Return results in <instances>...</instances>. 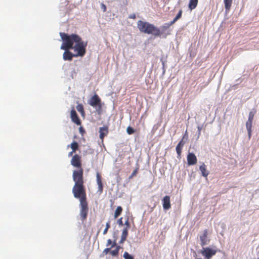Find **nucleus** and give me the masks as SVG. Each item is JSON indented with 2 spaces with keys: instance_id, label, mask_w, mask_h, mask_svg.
I'll return each instance as SVG.
<instances>
[{
  "instance_id": "1",
  "label": "nucleus",
  "mask_w": 259,
  "mask_h": 259,
  "mask_svg": "<svg viewBox=\"0 0 259 259\" xmlns=\"http://www.w3.org/2000/svg\"><path fill=\"white\" fill-rule=\"evenodd\" d=\"M63 41L60 49L64 50L63 58L65 61H71L73 57H82L86 53L87 42L83 41L77 34L60 33Z\"/></svg>"
},
{
  "instance_id": "2",
  "label": "nucleus",
  "mask_w": 259,
  "mask_h": 259,
  "mask_svg": "<svg viewBox=\"0 0 259 259\" xmlns=\"http://www.w3.org/2000/svg\"><path fill=\"white\" fill-rule=\"evenodd\" d=\"M72 193L74 197L79 200L80 216L81 220L84 221L87 219L89 211L85 186L73 187Z\"/></svg>"
},
{
  "instance_id": "3",
  "label": "nucleus",
  "mask_w": 259,
  "mask_h": 259,
  "mask_svg": "<svg viewBox=\"0 0 259 259\" xmlns=\"http://www.w3.org/2000/svg\"><path fill=\"white\" fill-rule=\"evenodd\" d=\"M71 165L77 168V169L74 170L72 173V179L74 182L73 187L84 186L83 180V169L81 167V157L78 154L72 156L71 160Z\"/></svg>"
},
{
  "instance_id": "4",
  "label": "nucleus",
  "mask_w": 259,
  "mask_h": 259,
  "mask_svg": "<svg viewBox=\"0 0 259 259\" xmlns=\"http://www.w3.org/2000/svg\"><path fill=\"white\" fill-rule=\"evenodd\" d=\"M137 26L141 32L148 34H152L155 36L161 35L160 29L153 24H150L147 22L139 20L137 22Z\"/></svg>"
},
{
  "instance_id": "5",
  "label": "nucleus",
  "mask_w": 259,
  "mask_h": 259,
  "mask_svg": "<svg viewBox=\"0 0 259 259\" xmlns=\"http://www.w3.org/2000/svg\"><path fill=\"white\" fill-rule=\"evenodd\" d=\"M89 104L92 107L96 108L97 112L101 114L102 112V106L104 103L102 102L101 99L97 94H95L89 100Z\"/></svg>"
},
{
  "instance_id": "6",
  "label": "nucleus",
  "mask_w": 259,
  "mask_h": 259,
  "mask_svg": "<svg viewBox=\"0 0 259 259\" xmlns=\"http://www.w3.org/2000/svg\"><path fill=\"white\" fill-rule=\"evenodd\" d=\"M201 253L205 257V259H210L212 256L216 254L217 250L209 247H206L203 248Z\"/></svg>"
},
{
  "instance_id": "7",
  "label": "nucleus",
  "mask_w": 259,
  "mask_h": 259,
  "mask_svg": "<svg viewBox=\"0 0 259 259\" xmlns=\"http://www.w3.org/2000/svg\"><path fill=\"white\" fill-rule=\"evenodd\" d=\"M70 117L73 122L77 125H80L81 122L75 110L72 109L70 111Z\"/></svg>"
},
{
  "instance_id": "8",
  "label": "nucleus",
  "mask_w": 259,
  "mask_h": 259,
  "mask_svg": "<svg viewBox=\"0 0 259 259\" xmlns=\"http://www.w3.org/2000/svg\"><path fill=\"white\" fill-rule=\"evenodd\" d=\"M208 230L205 229L203 231L202 234L200 236V244L202 246L206 245L209 241V239H208Z\"/></svg>"
},
{
  "instance_id": "9",
  "label": "nucleus",
  "mask_w": 259,
  "mask_h": 259,
  "mask_svg": "<svg viewBox=\"0 0 259 259\" xmlns=\"http://www.w3.org/2000/svg\"><path fill=\"white\" fill-rule=\"evenodd\" d=\"M187 162L189 165H194L197 163V157L193 153H189L187 157Z\"/></svg>"
},
{
  "instance_id": "10",
  "label": "nucleus",
  "mask_w": 259,
  "mask_h": 259,
  "mask_svg": "<svg viewBox=\"0 0 259 259\" xmlns=\"http://www.w3.org/2000/svg\"><path fill=\"white\" fill-rule=\"evenodd\" d=\"M163 208L165 210H168L171 207L170 196H165L162 200Z\"/></svg>"
},
{
  "instance_id": "11",
  "label": "nucleus",
  "mask_w": 259,
  "mask_h": 259,
  "mask_svg": "<svg viewBox=\"0 0 259 259\" xmlns=\"http://www.w3.org/2000/svg\"><path fill=\"white\" fill-rule=\"evenodd\" d=\"M97 183L98 186V191L100 193H102L103 190V185L102 182V177L99 172H97L96 174Z\"/></svg>"
},
{
  "instance_id": "12",
  "label": "nucleus",
  "mask_w": 259,
  "mask_h": 259,
  "mask_svg": "<svg viewBox=\"0 0 259 259\" xmlns=\"http://www.w3.org/2000/svg\"><path fill=\"white\" fill-rule=\"evenodd\" d=\"M100 138L103 141L105 136L108 133V128L107 126L101 127L99 128Z\"/></svg>"
},
{
  "instance_id": "13",
  "label": "nucleus",
  "mask_w": 259,
  "mask_h": 259,
  "mask_svg": "<svg viewBox=\"0 0 259 259\" xmlns=\"http://www.w3.org/2000/svg\"><path fill=\"white\" fill-rule=\"evenodd\" d=\"M199 169L201 172V174H202V176L206 178L208 176V175H209V172L206 169V166L204 163H203L199 166Z\"/></svg>"
},
{
  "instance_id": "14",
  "label": "nucleus",
  "mask_w": 259,
  "mask_h": 259,
  "mask_svg": "<svg viewBox=\"0 0 259 259\" xmlns=\"http://www.w3.org/2000/svg\"><path fill=\"white\" fill-rule=\"evenodd\" d=\"M185 142L182 140L176 146V151L178 154V157H180L182 153V150Z\"/></svg>"
},
{
  "instance_id": "15",
  "label": "nucleus",
  "mask_w": 259,
  "mask_h": 259,
  "mask_svg": "<svg viewBox=\"0 0 259 259\" xmlns=\"http://www.w3.org/2000/svg\"><path fill=\"white\" fill-rule=\"evenodd\" d=\"M252 121L247 120L246 122V127L248 132V137L250 139L251 136V128H252Z\"/></svg>"
},
{
  "instance_id": "16",
  "label": "nucleus",
  "mask_w": 259,
  "mask_h": 259,
  "mask_svg": "<svg viewBox=\"0 0 259 259\" xmlns=\"http://www.w3.org/2000/svg\"><path fill=\"white\" fill-rule=\"evenodd\" d=\"M198 0H190L189 4V8L191 10L194 9L197 6Z\"/></svg>"
},
{
  "instance_id": "17",
  "label": "nucleus",
  "mask_w": 259,
  "mask_h": 259,
  "mask_svg": "<svg viewBox=\"0 0 259 259\" xmlns=\"http://www.w3.org/2000/svg\"><path fill=\"white\" fill-rule=\"evenodd\" d=\"M233 0H224L225 8L226 11H229L232 4Z\"/></svg>"
},
{
  "instance_id": "18",
  "label": "nucleus",
  "mask_w": 259,
  "mask_h": 259,
  "mask_svg": "<svg viewBox=\"0 0 259 259\" xmlns=\"http://www.w3.org/2000/svg\"><path fill=\"white\" fill-rule=\"evenodd\" d=\"M122 210H123V209L121 206H117V207L116 208V209L114 212V218L116 219L117 218H118L121 214Z\"/></svg>"
},
{
  "instance_id": "19",
  "label": "nucleus",
  "mask_w": 259,
  "mask_h": 259,
  "mask_svg": "<svg viewBox=\"0 0 259 259\" xmlns=\"http://www.w3.org/2000/svg\"><path fill=\"white\" fill-rule=\"evenodd\" d=\"M128 229H127V228H124L123 229L121 238V242H123L126 240L128 235Z\"/></svg>"
},
{
  "instance_id": "20",
  "label": "nucleus",
  "mask_w": 259,
  "mask_h": 259,
  "mask_svg": "<svg viewBox=\"0 0 259 259\" xmlns=\"http://www.w3.org/2000/svg\"><path fill=\"white\" fill-rule=\"evenodd\" d=\"M76 109L80 113L81 116H84L85 115L83 106L81 104H79L77 105Z\"/></svg>"
},
{
  "instance_id": "21",
  "label": "nucleus",
  "mask_w": 259,
  "mask_h": 259,
  "mask_svg": "<svg viewBox=\"0 0 259 259\" xmlns=\"http://www.w3.org/2000/svg\"><path fill=\"white\" fill-rule=\"evenodd\" d=\"M173 24H174L173 23H171V21H170L169 23L164 24V25H163L162 26H161V32L160 31L161 34L163 32H164L166 29H167L170 26H171Z\"/></svg>"
},
{
  "instance_id": "22",
  "label": "nucleus",
  "mask_w": 259,
  "mask_h": 259,
  "mask_svg": "<svg viewBox=\"0 0 259 259\" xmlns=\"http://www.w3.org/2000/svg\"><path fill=\"white\" fill-rule=\"evenodd\" d=\"M119 249H120V246H116V248L115 249L110 250V254L113 256H117L119 253Z\"/></svg>"
},
{
  "instance_id": "23",
  "label": "nucleus",
  "mask_w": 259,
  "mask_h": 259,
  "mask_svg": "<svg viewBox=\"0 0 259 259\" xmlns=\"http://www.w3.org/2000/svg\"><path fill=\"white\" fill-rule=\"evenodd\" d=\"M183 11L182 10H180L178 13V14L177 15L176 17L173 19L172 21H171V23L174 24L176 21H177L179 19H180L182 17Z\"/></svg>"
},
{
  "instance_id": "24",
  "label": "nucleus",
  "mask_w": 259,
  "mask_h": 259,
  "mask_svg": "<svg viewBox=\"0 0 259 259\" xmlns=\"http://www.w3.org/2000/svg\"><path fill=\"white\" fill-rule=\"evenodd\" d=\"M70 147L72 149L73 152H76L79 147V145L76 142L74 141L71 144Z\"/></svg>"
},
{
  "instance_id": "25",
  "label": "nucleus",
  "mask_w": 259,
  "mask_h": 259,
  "mask_svg": "<svg viewBox=\"0 0 259 259\" xmlns=\"http://www.w3.org/2000/svg\"><path fill=\"white\" fill-rule=\"evenodd\" d=\"M123 256L124 259H134V257L126 251L124 252Z\"/></svg>"
},
{
  "instance_id": "26",
  "label": "nucleus",
  "mask_w": 259,
  "mask_h": 259,
  "mask_svg": "<svg viewBox=\"0 0 259 259\" xmlns=\"http://www.w3.org/2000/svg\"><path fill=\"white\" fill-rule=\"evenodd\" d=\"M110 228V221H108L107 223H106V228L104 229V231H103V234H106L107 232H108V229Z\"/></svg>"
},
{
  "instance_id": "27",
  "label": "nucleus",
  "mask_w": 259,
  "mask_h": 259,
  "mask_svg": "<svg viewBox=\"0 0 259 259\" xmlns=\"http://www.w3.org/2000/svg\"><path fill=\"white\" fill-rule=\"evenodd\" d=\"M255 112L253 111H250L249 114L248 119V120L250 121H253L254 115Z\"/></svg>"
},
{
  "instance_id": "28",
  "label": "nucleus",
  "mask_w": 259,
  "mask_h": 259,
  "mask_svg": "<svg viewBox=\"0 0 259 259\" xmlns=\"http://www.w3.org/2000/svg\"><path fill=\"white\" fill-rule=\"evenodd\" d=\"M126 131L129 135H132L135 133V130L131 126L127 127Z\"/></svg>"
},
{
  "instance_id": "29",
  "label": "nucleus",
  "mask_w": 259,
  "mask_h": 259,
  "mask_svg": "<svg viewBox=\"0 0 259 259\" xmlns=\"http://www.w3.org/2000/svg\"><path fill=\"white\" fill-rule=\"evenodd\" d=\"M126 227L124 228H127V229H129L130 227H131V225H130V222H129V220H128V218L127 219L126 221H125L124 224Z\"/></svg>"
},
{
  "instance_id": "30",
  "label": "nucleus",
  "mask_w": 259,
  "mask_h": 259,
  "mask_svg": "<svg viewBox=\"0 0 259 259\" xmlns=\"http://www.w3.org/2000/svg\"><path fill=\"white\" fill-rule=\"evenodd\" d=\"M117 223L119 226H123L124 225L122 222V218H120L117 220Z\"/></svg>"
},
{
  "instance_id": "31",
  "label": "nucleus",
  "mask_w": 259,
  "mask_h": 259,
  "mask_svg": "<svg viewBox=\"0 0 259 259\" xmlns=\"http://www.w3.org/2000/svg\"><path fill=\"white\" fill-rule=\"evenodd\" d=\"M79 131L80 133L82 135H83V134L85 133V131L82 126H80L79 128Z\"/></svg>"
},
{
  "instance_id": "32",
  "label": "nucleus",
  "mask_w": 259,
  "mask_h": 259,
  "mask_svg": "<svg viewBox=\"0 0 259 259\" xmlns=\"http://www.w3.org/2000/svg\"><path fill=\"white\" fill-rule=\"evenodd\" d=\"M137 171H138V168H137V169H135V170L133 171V172H132V175H131V176L130 177H131V178H132V177H134V176H136V174H137Z\"/></svg>"
},
{
  "instance_id": "33",
  "label": "nucleus",
  "mask_w": 259,
  "mask_h": 259,
  "mask_svg": "<svg viewBox=\"0 0 259 259\" xmlns=\"http://www.w3.org/2000/svg\"><path fill=\"white\" fill-rule=\"evenodd\" d=\"M110 249L111 248H105L104 251H103V252L105 253V254H107L108 253V252H110Z\"/></svg>"
},
{
  "instance_id": "34",
  "label": "nucleus",
  "mask_w": 259,
  "mask_h": 259,
  "mask_svg": "<svg viewBox=\"0 0 259 259\" xmlns=\"http://www.w3.org/2000/svg\"><path fill=\"white\" fill-rule=\"evenodd\" d=\"M197 128H198V136H199L201 134V131L202 130V127L200 126H198L197 127Z\"/></svg>"
},
{
  "instance_id": "35",
  "label": "nucleus",
  "mask_w": 259,
  "mask_h": 259,
  "mask_svg": "<svg viewBox=\"0 0 259 259\" xmlns=\"http://www.w3.org/2000/svg\"><path fill=\"white\" fill-rule=\"evenodd\" d=\"M129 18L135 19L136 18V15L135 14H132L129 16Z\"/></svg>"
},
{
  "instance_id": "36",
  "label": "nucleus",
  "mask_w": 259,
  "mask_h": 259,
  "mask_svg": "<svg viewBox=\"0 0 259 259\" xmlns=\"http://www.w3.org/2000/svg\"><path fill=\"white\" fill-rule=\"evenodd\" d=\"M102 8L103 9L104 12H105L106 11V7L103 4H102Z\"/></svg>"
},
{
  "instance_id": "37",
  "label": "nucleus",
  "mask_w": 259,
  "mask_h": 259,
  "mask_svg": "<svg viewBox=\"0 0 259 259\" xmlns=\"http://www.w3.org/2000/svg\"><path fill=\"white\" fill-rule=\"evenodd\" d=\"M112 241L111 239H108L107 241V245L108 246L109 244H111Z\"/></svg>"
},
{
  "instance_id": "38",
  "label": "nucleus",
  "mask_w": 259,
  "mask_h": 259,
  "mask_svg": "<svg viewBox=\"0 0 259 259\" xmlns=\"http://www.w3.org/2000/svg\"><path fill=\"white\" fill-rule=\"evenodd\" d=\"M74 152H73V151H72L71 152H69V154H68V156L70 157V156H72L73 153H74Z\"/></svg>"
},
{
  "instance_id": "39",
  "label": "nucleus",
  "mask_w": 259,
  "mask_h": 259,
  "mask_svg": "<svg viewBox=\"0 0 259 259\" xmlns=\"http://www.w3.org/2000/svg\"><path fill=\"white\" fill-rule=\"evenodd\" d=\"M115 245V243H114L111 246V247H113Z\"/></svg>"
},
{
  "instance_id": "40",
  "label": "nucleus",
  "mask_w": 259,
  "mask_h": 259,
  "mask_svg": "<svg viewBox=\"0 0 259 259\" xmlns=\"http://www.w3.org/2000/svg\"><path fill=\"white\" fill-rule=\"evenodd\" d=\"M257 259H259V257H258V258H257Z\"/></svg>"
},
{
  "instance_id": "41",
  "label": "nucleus",
  "mask_w": 259,
  "mask_h": 259,
  "mask_svg": "<svg viewBox=\"0 0 259 259\" xmlns=\"http://www.w3.org/2000/svg\"><path fill=\"white\" fill-rule=\"evenodd\" d=\"M197 259H201V258H197Z\"/></svg>"
}]
</instances>
